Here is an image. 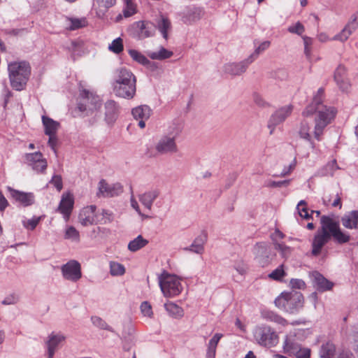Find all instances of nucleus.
Instances as JSON below:
<instances>
[{
	"label": "nucleus",
	"mask_w": 358,
	"mask_h": 358,
	"mask_svg": "<svg viewBox=\"0 0 358 358\" xmlns=\"http://www.w3.org/2000/svg\"><path fill=\"white\" fill-rule=\"evenodd\" d=\"M254 259L256 262L262 268L268 266L275 257V253L268 243H257L252 250Z\"/></svg>",
	"instance_id": "obj_6"
},
{
	"label": "nucleus",
	"mask_w": 358,
	"mask_h": 358,
	"mask_svg": "<svg viewBox=\"0 0 358 358\" xmlns=\"http://www.w3.org/2000/svg\"><path fill=\"white\" fill-rule=\"evenodd\" d=\"M324 92V91H317L313 96L312 102L302 113V115L306 117L310 116L316 112L317 113L315 118V136L318 141L324 129L331 122L336 114L335 108L327 107L323 105Z\"/></svg>",
	"instance_id": "obj_1"
},
{
	"label": "nucleus",
	"mask_w": 358,
	"mask_h": 358,
	"mask_svg": "<svg viewBox=\"0 0 358 358\" xmlns=\"http://www.w3.org/2000/svg\"><path fill=\"white\" fill-rule=\"evenodd\" d=\"M358 28V11L353 13L343 29L332 40L345 42Z\"/></svg>",
	"instance_id": "obj_9"
},
{
	"label": "nucleus",
	"mask_w": 358,
	"mask_h": 358,
	"mask_svg": "<svg viewBox=\"0 0 358 358\" xmlns=\"http://www.w3.org/2000/svg\"><path fill=\"white\" fill-rule=\"evenodd\" d=\"M140 308L141 313L144 316L152 317L153 313L152 310V306L148 301L142 302Z\"/></svg>",
	"instance_id": "obj_51"
},
{
	"label": "nucleus",
	"mask_w": 358,
	"mask_h": 358,
	"mask_svg": "<svg viewBox=\"0 0 358 358\" xmlns=\"http://www.w3.org/2000/svg\"><path fill=\"white\" fill-rule=\"evenodd\" d=\"M156 29L159 30L162 37L165 40H167L169 38V32L172 29V24L170 20L164 15H161L157 21L155 29Z\"/></svg>",
	"instance_id": "obj_29"
},
{
	"label": "nucleus",
	"mask_w": 358,
	"mask_h": 358,
	"mask_svg": "<svg viewBox=\"0 0 358 358\" xmlns=\"http://www.w3.org/2000/svg\"><path fill=\"white\" fill-rule=\"evenodd\" d=\"M19 301V297L17 294L13 293L5 297V299L1 301V303L3 305H13L17 303Z\"/></svg>",
	"instance_id": "obj_54"
},
{
	"label": "nucleus",
	"mask_w": 358,
	"mask_h": 358,
	"mask_svg": "<svg viewBox=\"0 0 358 358\" xmlns=\"http://www.w3.org/2000/svg\"><path fill=\"white\" fill-rule=\"evenodd\" d=\"M310 350L307 348H300L295 354L296 358H310Z\"/></svg>",
	"instance_id": "obj_60"
},
{
	"label": "nucleus",
	"mask_w": 358,
	"mask_h": 358,
	"mask_svg": "<svg viewBox=\"0 0 358 358\" xmlns=\"http://www.w3.org/2000/svg\"><path fill=\"white\" fill-rule=\"evenodd\" d=\"M322 225V232L320 233V236L327 243L333 238V235L330 232V226L334 225V219L327 215H322L320 219Z\"/></svg>",
	"instance_id": "obj_26"
},
{
	"label": "nucleus",
	"mask_w": 358,
	"mask_h": 358,
	"mask_svg": "<svg viewBox=\"0 0 358 358\" xmlns=\"http://www.w3.org/2000/svg\"><path fill=\"white\" fill-rule=\"evenodd\" d=\"M234 268L236 269V271L241 275H244L246 273V271H247V267L245 266V264L243 262H238V263H236L234 266Z\"/></svg>",
	"instance_id": "obj_63"
},
{
	"label": "nucleus",
	"mask_w": 358,
	"mask_h": 358,
	"mask_svg": "<svg viewBox=\"0 0 358 358\" xmlns=\"http://www.w3.org/2000/svg\"><path fill=\"white\" fill-rule=\"evenodd\" d=\"M151 109L147 105L137 106L132 109L131 114L134 119H145L148 120L151 115Z\"/></svg>",
	"instance_id": "obj_34"
},
{
	"label": "nucleus",
	"mask_w": 358,
	"mask_h": 358,
	"mask_svg": "<svg viewBox=\"0 0 358 358\" xmlns=\"http://www.w3.org/2000/svg\"><path fill=\"white\" fill-rule=\"evenodd\" d=\"M312 284L314 288L319 292H324L332 289L334 283L326 278L317 271H314L310 274Z\"/></svg>",
	"instance_id": "obj_13"
},
{
	"label": "nucleus",
	"mask_w": 358,
	"mask_h": 358,
	"mask_svg": "<svg viewBox=\"0 0 358 358\" xmlns=\"http://www.w3.org/2000/svg\"><path fill=\"white\" fill-rule=\"evenodd\" d=\"M8 70L12 87L22 90L31 75L29 64L24 61L13 62L8 64Z\"/></svg>",
	"instance_id": "obj_3"
},
{
	"label": "nucleus",
	"mask_w": 358,
	"mask_h": 358,
	"mask_svg": "<svg viewBox=\"0 0 358 358\" xmlns=\"http://www.w3.org/2000/svg\"><path fill=\"white\" fill-rule=\"evenodd\" d=\"M275 305L289 314H296L303 307L304 298L298 291L283 292L274 301Z\"/></svg>",
	"instance_id": "obj_2"
},
{
	"label": "nucleus",
	"mask_w": 358,
	"mask_h": 358,
	"mask_svg": "<svg viewBox=\"0 0 358 358\" xmlns=\"http://www.w3.org/2000/svg\"><path fill=\"white\" fill-rule=\"evenodd\" d=\"M41 220V217H34L31 219H29L27 221V222H24V227L30 229L34 230Z\"/></svg>",
	"instance_id": "obj_55"
},
{
	"label": "nucleus",
	"mask_w": 358,
	"mask_h": 358,
	"mask_svg": "<svg viewBox=\"0 0 358 358\" xmlns=\"http://www.w3.org/2000/svg\"><path fill=\"white\" fill-rule=\"evenodd\" d=\"M275 248L280 252L282 257L285 259H287L290 256L292 250L289 246L283 243H276Z\"/></svg>",
	"instance_id": "obj_49"
},
{
	"label": "nucleus",
	"mask_w": 358,
	"mask_h": 358,
	"mask_svg": "<svg viewBox=\"0 0 358 358\" xmlns=\"http://www.w3.org/2000/svg\"><path fill=\"white\" fill-rule=\"evenodd\" d=\"M159 284L166 297L178 296L182 289L180 280L176 275H170L165 271L159 275Z\"/></svg>",
	"instance_id": "obj_5"
},
{
	"label": "nucleus",
	"mask_w": 358,
	"mask_h": 358,
	"mask_svg": "<svg viewBox=\"0 0 358 358\" xmlns=\"http://www.w3.org/2000/svg\"><path fill=\"white\" fill-rule=\"evenodd\" d=\"M64 238L66 239H72L76 241H80L79 232L74 227L70 226L66 229Z\"/></svg>",
	"instance_id": "obj_47"
},
{
	"label": "nucleus",
	"mask_w": 358,
	"mask_h": 358,
	"mask_svg": "<svg viewBox=\"0 0 358 358\" xmlns=\"http://www.w3.org/2000/svg\"><path fill=\"white\" fill-rule=\"evenodd\" d=\"M63 277L69 280L76 282L82 277L81 266L76 260H71L62 267Z\"/></svg>",
	"instance_id": "obj_10"
},
{
	"label": "nucleus",
	"mask_w": 358,
	"mask_h": 358,
	"mask_svg": "<svg viewBox=\"0 0 358 358\" xmlns=\"http://www.w3.org/2000/svg\"><path fill=\"white\" fill-rule=\"evenodd\" d=\"M254 337L257 343L266 348H272L278 343V336L270 327L261 325L254 330Z\"/></svg>",
	"instance_id": "obj_7"
},
{
	"label": "nucleus",
	"mask_w": 358,
	"mask_h": 358,
	"mask_svg": "<svg viewBox=\"0 0 358 358\" xmlns=\"http://www.w3.org/2000/svg\"><path fill=\"white\" fill-rule=\"evenodd\" d=\"M173 55L172 51L166 49L164 47H160L158 51L149 52L148 55L152 59L163 60L170 58Z\"/></svg>",
	"instance_id": "obj_37"
},
{
	"label": "nucleus",
	"mask_w": 358,
	"mask_h": 358,
	"mask_svg": "<svg viewBox=\"0 0 358 358\" xmlns=\"http://www.w3.org/2000/svg\"><path fill=\"white\" fill-rule=\"evenodd\" d=\"M252 62H248V58L238 63H229L223 66L225 73L231 76H238L244 73Z\"/></svg>",
	"instance_id": "obj_19"
},
{
	"label": "nucleus",
	"mask_w": 358,
	"mask_h": 358,
	"mask_svg": "<svg viewBox=\"0 0 358 358\" xmlns=\"http://www.w3.org/2000/svg\"><path fill=\"white\" fill-rule=\"evenodd\" d=\"M42 122L44 126V133L47 136L55 135L59 127V123L52 118L43 115Z\"/></svg>",
	"instance_id": "obj_32"
},
{
	"label": "nucleus",
	"mask_w": 358,
	"mask_h": 358,
	"mask_svg": "<svg viewBox=\"0 0 358 358\" xmlns=\"http://www.w3.org/2000/svg\"><path fill=\"white\" fill-rule=\"evenodd\" d=\"M273 77L283 80L287 78V72L284 69H279L273 73Z\"/></svg>",
	"instance_id": "obj_61"
},
{
	"label": "nucleus",
	"mask_w": 358,
	"mask_h": 358,
	"mask_svg": "<svg viewBox=\"0 0 358 358\" xmlns=\"http://www.w3.org/2000/svg\"><path fill=\"white\" fill-rule=\"evenodd\" d=\"M159 192L157 189L146 192L139 197L141 203L148 210H151L154 201L158 197Z\"/></svg>",
	"instance_id": "obj_31"
},
{
	"label": "nucleus",
	"mask_w": 358,
	"mask_h": 358,
	"mask_svg": "<svg viewBox=\"0 0 358 358\" xmlns=\"http://www.w3.org/2000/svg\"><path fill=\"white\" fill-rule=\"evenodd\" d=\"M108 50L115 53L120 54L124 50L123 41L120 37L114 39L108 45Z\"/></svg>",
	"instance_id": "obj_43"
},
{
	"label": "nucleus",
	"mask_w": 358,
	"mask_h": 358,
	"mask_svg": "<svg viewBox=\"0 0 358 358\" xmlns=\"http://www.w3.org/2000/svg\"><path fill=\"white\" fill-rule=\"evenodd\" d=\"M337 358H355V355L350 350L344 349L339 352Z\"/></svg>",
	"instance_id": "obj_64"
},
{
	"label": "nucleus",
	"mask_w": 358,
	"mask_h": 358,
	"mask_svg": "<svg viewBox=\"0 0 358 358\" xmlns=\"http://www.w3.org/2000/svg\"><path fill=\"white\" fill-rule=\"evenodd\" d=\"M64 340L65 336L60 334H55L54 332H52L49 335L48 339L45 343L48 349V358H52L54 357V355L58 348V345Z\"/></svg>",
	"instance_id": "obj_23"
},
{
	"label": "nucleus",
	"mask_w": 358,
	"mask_h": 358,
	"mask_svg": "<svg viewBox=\"0 0 358 358\" xmlns=\"http://www.w3.org/2000/svg\"><path fill=\"white\" fill-rule=\"evenodd\" d=\"M164 308L169 314L175 318H180L183 316L182 308L173 302L166 303Z\"/></svg>",
	"instance_id": "obj_39"
},
{
	"label": "nucleus",
	"mask_w": 358,
	"mask_h": 358,
	"mask_svg": "<svg viewBox=\"0 0 358 358\" xmlns=\"http://www.w3.org/2000/svg\"><path fill=\"white\" fill-rule=\"evenodd\" d=\"M207 240L208 234L206 231L203 230L194 238L192 243L189 246L184 248L183 250L201 255L204 252V245L207 242Z\"/></svg>",
	"instance_id": "obj_15"
},
{
	"label": "nucleus",
	"mask_w": 358,
	"mask_h": 358,
	"mask_svg": "<svg viewBox=\"0 0 358 358\" xmlns=\"http://www.w3.org/2000/svg\"><path fill=\"white\" fill-rule=\"evenodd\" d=\"M101 106L102 99L96 91H80L76 110L79 111L83 117L90 116L99 110Z\"/></svg>",
	"instance_id": "obj_4"
},
{
	"label": "nucleus",
	"mask_w": 358,
	"mask_h": 358,
	"mask_svg": "<svg viewBox=\"0 0 358 358\" xmlns=\"http://www.w3.org/2000/svg\"><path fill=\"white\" fill-rule=\"evenodd\" d=\"M287 31L289 33L301 36L304 32L305 27L300 22H297L295 24L289 26Z\"/></svg>",
	"instance_id": "obj_50"
},
{
	"label": "nucleus",
	"mask_w": 358,
	"mask_h": 358,
	"mask_svg": "<svg viewBox=\"0 0 358 358\" xmlns=\"http://www.w3.org/2000/svg\"><path fill=\"white\" fill-rule=\"evenodd\" d=\"M99 8H103L104 10H108L109 8L113 6L116 0H95Z\"/></svg>",
	"instance_id": "obj_56"
},
{
	"label": "nucleus",
	"mask_w": 358,
	"mask_h": 358,
	"mask_svg": "<svg viewBox=\"0 0 358 358\" xmlns=\"http://www.w3.org/2000/svg\"><path fill=\"white\" fill-rule=\"evenodd\" d=\"M135 24L139 39H144L154 36L155 25L153 23L148 21H138Z\"/></svg>",
	"instance_id": "obj_20"
},
{
	"label": "nucleus",
	"mask_w": 358,
	"mask_h": 358,
	"mask_svg": "<svg viewBox=\"0 0 358 358\" xmlns=\"http://www.w3.org/2000/svg\"><path fill=\"white\" fill-rule=\"evenodd\" d=\"M302 38L303 41L304 54L306 57L310 62H312L313 61V57L312 55V45L313 39L306 36H303Z\"/></svg>",
	"instance_id": "obj_41"
},
{
	"label": "nucleus",
	"mask_w": 358,
	"mask_h": 358,
	"mask_svg": "<svg viewBox=\"0 0 358 358\" xmlns=\"http://www.w3.org/2000/svg\"><path fill=\"white\" fill-rule=\"evenodd\" d=\"M149 241L144 238L142 235H138L136 238L129 241L128 250L133 252H136L147 245Z\"/></svg>",
	"instance_id": "obj_35"
},
{
	"label": "nucleus",
	"mask_w": 358,
	"mask_h": 358,
	"mask_svg": "<svg viewBox=\"0 0 358 358\" xmlns=\"http://www.w3.org/2000/svg\"><path fill=\"white\" fill-rule=\"evenodd\" d=\"M271 45L270 41H265L259 44L258 47H257L254 51L253 53H252L248 57V62H253L258 56L262 53L264 51L267 50Z\"/></svg>",
	"instance_id": "obj_40"
},
{
	"label": "nucleus",
	"mask_w": 358,
	"mask_h": 358,
	"mask_svg": "<svg viewBox=\"0 0 358 358\" xmlns=\"http://www.w3.org/2000/svg\"><path fill=\"white\" fill-rule=\"evenodd\" d=\"M203 15V11L201 8L189 6L182 13V20L184 23L190 24L200 20Z\"/></svg>",
	"instance_id": "obj_17"
},
{
	"label": "nucleus",
	"mask_w": 358,
	"mask_h": 358,
	"mask_svg": "<svg viewBox=\"0 0 358 358\" xmlns=\"http://www.w3.org/2000/svg\"><path fill=\"white\" fill-rule=\"evenodd\" d=\"M124 3L125 6L123 10L124 17H128L136 13V4L133 2L132 0H124Z\"/></svg>",
	"instance_id": "obj_46"
},
{
	"label": "nucleus",
	"mask_w": 358,
	"mask_h": 358,
	"mask_svg": "<svg viewBox=\"0 0 358 358\" xmlns=\"http://www.w3.org/2000/svg\"><path fill=\"white\" fill-rule=\"evenodd\" d=\"M344 227L348 229H358V210H354L346 213L341 219Z\"/></svg>",
	"instance_id": "obj_25"
},
{
	"label": "nucleus",
	"mask_w": 358,
	"mask_h": 358,
	"mask_svg": "<svg viewBox=\"0 0 358 358\" xmlns=\"http://www.w3.org/2000/svg\"><path fill=\"white\" fill-rule=\"evenodd\" d=\"M326 242L320 236V233L314 236L312 243V255L315 257L318 256L322 251V248L326 245Z\"/></svg>",
	"instance_id": "obj_38"
},
{
	"label": "nucleus",
	"mask_w": 358,
	"mask_h": 358,
	"mask_svg": "<svg viewBox=\"0 0 358 358\" xmlns=\"http://www.w3.org/2000/svg\"><path fill=\"white\" fill-rule=\"evenodd\" d=\"M306 206V201L304 200H301L296 206L298 213L300 217L305 220L312 219V214L308 213Z\"/></svg>",
	"instance_id": "obj_42"
},
{
	"label": "nucleus",
	"mask_w": 358,
	"mask_h": 358,
	"mask_svg": "<svg viewBox=\"0 0 358 358\" xmlns=\"http://www.w3.org/2000/svg\"><path fill=\"white\" fill-rule=\"evenodd\" d=\"M117 72L115 82L120 85V89L136 90V77L130 71L122 68L117 70Z\"/></svg>",
	"instance_id": "obj_11"
},
{
	"label": "nucleus",
	"mask_w": 358,
	"mask_h": 358,
	"mask_svg": "<svg viewBox=\"0 0 358 358\" xmlns=\"http://www.w3.org/2000/svg\"><path fill=\"white\" fill-rule=\"evenodd\" d=\"M293 106L289 104L280 107L276 110L270 117L271 125H278L283 122L292 114L293 111Z\"/></svg>",
	"instance_id": "obj_16"
},
{
	"label": "nucleus",
	"mask_w": 358,
	"mask_h": 358,
	"mask_svg": "<svg viewBox=\"0 0 358 358\" xmlns=\"http://www.w3.org/2000/svg\"><path fill=\"white\" fill-rule=\"evenodd\" d=\"M110 273L113 276L122 275L125 273V268L120 263L111 262L110 263Z\"/></svg>",
	"instance_id": "obj_44"
},
{
	"label": "nucleus",
	"mask_w": 358,
	"mask_h": 358,
	"mask_svg": "<svg viewBox=\"0 0 358 358\" xmlns=\"http://www.w3.org/2000/svg\"><path fill=\"white\" fill-rule=\"evenodd\" d=\"M289 285L293 289H301L306 288V283L301 279H296V278L291 279V280L289 282Z\"/></svg>",
	"instance_id": "obj_57"
},
{
	"label": "nucleus",
	"mask_w": 358,
	"mask_h": 358,
	"mask_svg": "<svg viewBox=\"0 0 358 358\" xmlns=\"http://www.w3.org/2000/svg\"><path fill=\"white\" fill-rule=\"evenodd\" d=\"M173 125L174 127L170 134V136H162L155 145V149L159 154L163 155L177 151L176 138L181 133L182 127L175 123Z\"/></svg>",
	"instance_id": "obj_8"
},
{
	"label": "nucleus",
	"mask_w": 358,
	"mask_h": 358,
	"mask_svg": "<svg viewBox=\"0 0 358 358\" xmlns=\"http://www.w3.org/2000/svg\"><path fill=\"white\" fill-rule=\"evenodd\" d=\"M96 208V206L92 205L82 209L79 213L78 220L83 226L87 227L94 224V220L93 215Z\"/></svg>",
	"instance_id": "obj_24"
},
{
	"label": "nucleus",
	"mask_w": 358,
	"mask_h": 358,
	"mask_svg": "<svg viewBox=\"0 0 358 358\" xmlns=\"http://www.w3.org/2000/svg\"><path fill=\"white\" fill-rule=\"evenodd\" d=\"M105 120L108 124L113 123L118 117V106L115 101L108 100L105 103Z\"/></svg>",
	"instance_id": "obj_27"
},
{
	"label": "nucleus",
	"mask_w": 358,
	"mask_h": 358,
	"mask_svg": "<svg viewBox=\"0 0 358 358\" xmlns=\"http://www.w3.org/2000/svg\"><path fill=\"white\" fill-rule=\"evenodd\" d=\"M283 348L284 352L286 353L294 352V351L297 349V344L293 341H289L287 336H286V338L284 341Z\"/></svg>",
	"instance_id": "obj_52"
},
{
	"label": "nucleus",
	"mask_w": 358,
	"mask_h": 358,
	"mask_svg": "<svg viewBox=\"0 0 358 358\" xmlns=\"http://www.w3.org/2000/svg\"><path fill=\"white\" fill-rule=\"evenodd\" d=\"M73 205L74 199L73 196L69 193L63 194L57 210L63 214L65 219L68 220L73 208Z\"/></svg>",
	"instance_id": "obj_18"
},
{
	"label": "nucleus",
	"mask_w": 358,
	"mask_h": 358,
	"mask_svg": "<svg viewBox=\"0 0 358 358\" xmlns=\"http://www.w3.org/2000/svg\"><path fill=\"white\" fill-rule=\"evenodd\" d=\"M334 80L341 90H345L349 87L346 69L343 65L340 64L336 68L334 73Z\"/></svg>",
	"instance_id": "obj_28"
},
{
	"label": "nucleus",
	"mask_w": 358,
	"mask_h": 358,
	"mask_svg": "<svg viewBox=\"0 0 358 358\" xmlns=\"http://www.w3.org/2000/svg\"><path fill=\"white\" fill-rule=\"evenodd\" d=\"M70 24L69 29L70 30H76L80 28H82L86 25V20L85 18L78 19V18H70L69 20Z\"/></svg>",
	"instance_id": "obj_48"
},
{
	"label": "nucleus",
	"mask_w": 358,
	"mask_h": 358,
	"mask_svg": "<svg viewBox=\"0 0 358 358\" xmlns=\"http://www.w3.org/2000/svg\"><path fill=\"white\" fill-rule=\"evenodd\" d=\"M50 182L54 185L55 188L59 192L63 187L62 178L59 175H54L50 180Z\"/></svg>",
	"instance_id": "obj_59"
},
{
	"label": "nucleus",
	"mask_w": 358,
	"mask_h": 358,
	"mask_svg": "<svg viewBox=\"0 0 358 358\" xmlns=\"http://www.w3.org/2000/svg\"><path fill=\"white\" fill-rule=\"evenodd\" d=\"M284 271V264H280L278 268L268 274V277L273 280L280 281L286 275Z\"/></svg>",
	"instance_id": "obj_45"
},
{
	"label": "nucleus",
	"mask_w": 358,
	"mask_h": 358,
	"mask_svg": "<svg viewBox=\"0 0 358 358\" xmlns=\"http://www.w3.org/2000/svg\"><path fill=\"white\" fill-rule=\"evenodd\" d=\"M254 102L259 107L266 108L269 107L270 104L268 101H265L258 92L253 94Z\"/></svg>",
	"instance_id": "obj_53"
},
{
	"label": "nucleus",
	"mask_w": 358,
	"mask_h": 358,
	"mask_svg": "<svg viewBox=\"0 0 358 358\" xmlns=\"http://www.w3.org/2000/svg\"><path fill=\"white\" fill-rule=\"evenodd\" d=\"M222 334H215L212 338L209 341L208 347H211V348H215L220 338H222Z\"/></svg>",
	"instance_id": "obj_62"
},
{
	"label": "nucleus",
	"mask_w": 358,
	"mask_h": 358,
	"mask_svg": "<svg viewBox=\"0 0 358 358\" xmlns=\"http://www.w3.org/2000/svg\"><path fill=\"white\" fill-rule=\"evenodd\" d=\"M91 322L93 325L100 329L106 330L110 332L114 333L118 337H120V334H117L114 329L108 325L107 322L99 316H92Z\"/></svg>",
	"instance_id": "obj_36"
},
{
	"label": "nucleus",
	"mask_w": 358,
	"mask_h": 358,
	"mask_svg": "<svg viewBox=\"0 0 358 358\" xmlns=\"http://www.w3.org/2000/svg\"><path fill=\"white\" fill-rule=\"evenodd\" d=\"M11 196L24 206H29L34 203V195L31 192H24L8 187Z\"/></svg>",
	"instance_id": "obj_22"
},
{
	"label": "nucleus",
	"mask_w": 358,
	"mask_h": 358,
	"mask_svg": "<svg viewBox=\"0 0 358 358\" xmlns=\"http://www.w3.org/2000/svg\"><path fill=\"white\" fill-rule=\"evenodd\" d=\"M329 229L330 232L333 235V238L338 244L342 245L350 241V234L342 231L338 221L334 220V225L330 226Z\"/></svg>",
	"instance_id": "obj_21"
},
{
	"label": "nucleus",
	"mask_w": 358,
	"mask_h": 358,
	"mask_svg": "<svg viewBox=\"0 0 358 358\" xmlns=\"http://www.w3.org/2000/svg\"><path fill=\"white\" fill-rule=\"evenodd\" d=\"M128 53L132 59L148 68L156 67V64L154 62H150L145 55L136 50L130 49L128 50Z\"/></svg>",
	"instance_id": "obj_30"
},
{
	"label": "nucleus",
	"mask_w": 358,
	"mask_h": 358,
	"mask_svg": "<svg viewBox=\"0 0 358 358\" xmlns=\"http://www.w3.org/2000/svg\"><path fill=\"white\" fill-rule=\"evenodd\" d=\"M336 348L335 344L329 341L322 344L319 350L320 358H334Z\"/></svg>",
	"instance_id": "obj_33"
},
{
	"label": "nucleus",
	"mask_w": 358,
	"mask_h": 358,
	"mask_svg": "<svg viewBox=\"0 0 358 358\" xmlns=\"http://www.w3.org/2000/svg\"><path fill=\"white\" fill-rule=\"evenodd\" d=\"M25 160L27 164L37 173H43L48 166L46 159L43 157L42 153L39 151L26 154Z\"/></svg>",
	"instance_id": "obj_12"
},
{
	"label": "nucleus",
	"mask_w": 358,
	"mask_h": 358,
	"mask_svg": "<svg viewBox=\"0 0 358 358\" xmlns=\"http://www.w3.org/2000/svg\"><path fill=\"white\" fill-rule=\"evenodd\" d=\"M290 180H280V181H270L267 184V187H287L290 183Z\"/></svg>",
	"instance_id": "obj_58"
},
{
	"label": "nucleus",
	"mask_w": 358,
	"mask_h": 358,
	"mask_svg": "<svg viewBox=\"0 0 358 358\" xmlns=\"http://www.w3.org/2000/svg\"><path fill=\"white\" fill-rule=\"evenodd\" d=\"M99 190L102 194L113 197L120 195L123 192V186L119 183H115L109 185L104 179H101L99 182Z\"/></svg>",
	"instance_id": "obj_14"
}]
</instances>
